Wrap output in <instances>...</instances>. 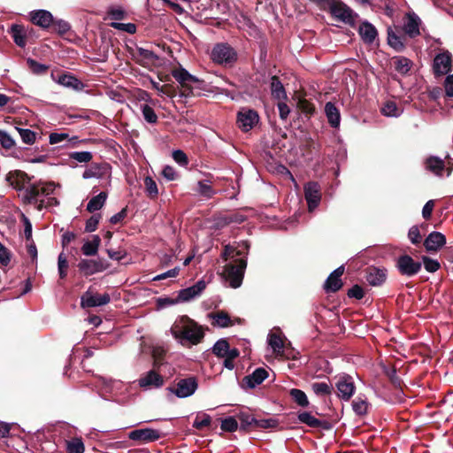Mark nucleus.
Returning <instances> with one entry per match:
<instances>
[{"instance_id": "27", "label": "nucleus", "mask_w": 453, "mask_h": 453, "mask_svg": "<svg viewBox=\"0 0 453 453\" xmlns=\"http://www.w3.org/2000/svg\"><path fill=\"white\" fill-rule=\"evenodd\" d=\"M235 419L240 422V424H238V426H240V432L248 434L252 431V427H254L258 418L250 413L240 412Z\"/></svg>"}, {"instance_id": "55", "label": "nucleus", "mask_w": 453, "mask_h": 453, "mask_svg": "<svg viewBox=\"0 0 453 453\" xmlns=\"http://www.w3.org/2000/svg\"><path fill=\"white\" fill-rule=\"evenodd\" d=\"M17 132L20 134L21 141L23 143L32 145L35 141V133L29 129L17 127Z\"/></svg>"}, {"instance_id": "54", "label": "nucleus", "mask_w": 453, "mask_h": 453, "mask_svg": "<svg viewBox=\"0 0 453 453\" xmlns=\"http://www.w3.org/2000/svg\"><path fill=\"white\" fill-rule=\"evenodd\" d=\"M297 108H299L303 114L308 117L314 114V105L303 97H300L299 100H297Z\"/></svg>"}, {"instance_id": "20", "label": "nucleus", "mask_w": 453, "mask_h": 453, "mask_svg": "<svg viewBox=\"0 0 453 453\" xmlns=\"http://www.w3.org/2000/svg\"><path fill=\"white\" fill-rule=\"evenodd\" d=\"M297 418H299L300 423L305 424L306 426L313 429L319 428L323 430H330L332 428V426L330 425L329 421L319 420V418L311 416L310 412H301L299 413V416H297Z\"/></svg>"}, {"instance_id": "21", "label": "nucleus", "mask_w": 453, "mask_h": 453, "mask_svg": "<svg viewBox=\"0 0 453 453\" xmlns=\"http://www.w3.org/2000/svg\"><path fill=\"white\" fill-rule=\"evenodd\" d=\"M387 279V270L379 269L377 267L369 266L366 269V275H365V280L368 281L369 286L372 287H380L385 282Z\"/></svg>"}, {"instance_id": "3", "label": "nucleus", "mask_w": 453, "mask_h": 453, "mask_svg": "<svg viewBox=\"0 0 453 453\" xmlns=\"http://www.w3.org/2000/svg\"><path fill=\"white\" fill-rule=\"evenodd\" d=\"M247 268V259L238 258L229 262L228 265H225L223 270V276L225 280L228 281L229 287L232 288H237L241 287L242 280L243 279V273Z\"/></svg>"}, {"instance_id": "19", "label": "nucleus", "mask_w": 453, "mask_h": 453, "mask_svg": "<svg viewBox=\"0 0 453 453\" xmlns=\"http://www.w3.org/2000/svg\"><path fill=\"white\" fill-rule=\"evenodd\" d=\"M31 177L26 172L20 170H12L7 174V181L17 191H21L27 183H29Z\"/></svg>"}, {"instance_id": "13", "label": "nucleus", "mask_w": 453, "mask_h": 453, "mask_svg": "<svg viewBox=\"0 0 453 453\" xmlns=\"http://www.w3.org/2000/svg\"><path fill=\"white\" fill-rule=\"evenodd\" d=\"M304 199L308 202L309 211H312L320 203V186L318 182H309L304 186Z\"/></svg>"}, {"instance_id": "43", "label": "nucleus", "mask_w": 453, "mask_h": 453, "mask_svg": "<svg viewBox=\"0 0 453 453\" xmlns=\"http://www.w3.org/2000/svg\"><path fill=\"white\" fill-rule=\"evenodd\" d=\"M65 451L67 453H83V441L80 438H73L71 441H65Z\"/></svg>"}, {"instance_id": "46", "label": "nucleus", "mask_w": 453, "mask_h": 453, "mask_svg": "<svg viewBox=\"0 0 453 453\" xmlns=\"http://www.w3.org/2000/svg\"><path fill=\"white\" fill-rule=\"evenodd\" d=\"M394 65L397 72L404 74L410 71L411 62L404 57H398L394 59Z\"/></svg>"}, {"instance_id": "2", "label": "nucleus", "mask_w": 453, "mask_h": 453, "mask_svg": "<svg viewBox=\"0 0 453 453\" xmlns=\"http://www.w3.org/2000/svg\"><path fill=\"white\" fill-rule=\"evenodd\" d=\"M170 334L176 340L186 341L192 345L199 344L203 339L201 327L187 315L180 316L176 319L172 328H170Z\"/></svg>"}, {"instance_id": "30", "label": "nucleus", "mask_w": 453, "mask_h": 453, "mask_svg": "<svg viewBox=\"0 0 453 453\" xmlns=\"http://www.w3.org/2000/svg\"><path fill=\"white\" fill-rule=\"evenodd\" d=\"M172 74L180 85L185 83H198L201 81L198 78L190 74L182 67L173 70Z\"/></svg>"}, {"instance_id": "49", "label": "nucleus", "mask_w": 453, "mask_h": 453, "mask_svg": "<svg viewBox=\"0 0 453 453\" xmlns=\"http://www.w3.org/2000/svg\"><path fill=\"white\" fill-rule=\"evenodd\" d=\"M129 98H133L138 102H147L153 104V101L150 97V94L144 90H142L140 88H136L135 89L131 90V93H129Z\"/></svg>"}, {"instance_id": "4", "label": "nucleus", "mask_w": 453, "mask_h": 453, "mask_svg": "<svg viewBox=\"0 0 453 453\" xmlns=\"http://www.w3.org/2000/svg\"><path fill=\"white\" fill-rule=\"evenodd\" d=\"M422 264L418 261H415L410 255L403 254L397 257L395 259V269L399 272V274L405 277H413L417 275Z\"/></svg>"}, {"instance_id": "18", "label": "nucleus", "mask_w": 453, "mask_h": 453, "mask_svg": "<svg viewBox=\"0 0 453 453\" xmlns=\"http://www.w3.org/2000/svg\"><path fill=\"white\" fill-rule=\"evenodd\" d=\"M422 244H424V249H426V252H437L445 244L444 234L440 232H431L424 239V243Z\"/></svg>"}, {"instance_id": "44", "label": "nucleus", "mask_w": 453, "mask_h": 453, "mask_svg": "<svg viewBox=\"0 0 453 453\" xmlns=\"http://www.w3.org/2000/svg\"><path fill=\"white\" fill-rule=\"evenodd\" d=\"M388 42L396 51H402L404 48V43L402 37L398 36L394 31L388 30Z\"/></svg>"}, {"instance_id": "6", "label": "nucleus", "mask_w": 453, "mask_h": 453, "mask_svg": "<svg viewBox=\"0 0 453 453\" xmlns=\"http://www.w3.org/2000/svg\"><path fill=\"white\" fill-rule=\"evenodd\" d=\"M25 189V196H23V203L26 204H35L39 200L40 196H48L53 192L52 183L47 186L40 187L38 184L34 183Z\"/></svg>"}, {"instance_id": "11", "label": "nucleus", "mask_w": 453, "mask_h": 453, "mask_svg": "<svg viewBox=\"0 0 453 453\" xmlns=\"http://www.w3.org/2000/svg\"><path fill=\"white\" fill-rule=\"evenodd\" d=\"M110 295L104 294H93L92 291L88 290L81 296V307L82 308H96L104 306L110 303Z\"/></svg>"}, {"instance_id": "48", "label": "nucleus", "mask_w": 453, "mask_h": 453, "mask_svg": "<svg viewBox=\"0 0 453 453\" xmlns=\"http://www.w3.org/2000/svg\"><path fill=\"white\" fill-rule=\"evenodd\" d=\"M220 257H222L223 261H227L229 259H245L244 255H236V250L232 244H226L223 247L222 255H220Z\"/></svg>"}, {"instance_id": "16", "label": "nucleus", "mask_w": 453, "mask_h": 453, "mask_svg": "<svg viewBox=\"0 0 453 453\" xmlns=\"http://www.w3.org/2000/svg\"><path fill=\"white\" fill-rule=\"evenodd\" d=\"M268 373L267 371L263 367L256 368L253 372L249 375L244 376L242 378V382H241V387L244 388H254L259 384H261L267 378Z\"/></svg>"}, {"instance_id": "52", "label": "nucleus", "mask_w": 453, "mask_h": 453, "mask_svg": "<svg viewBox=\"0 0 453 453\" xmlns=\"http://www.w3.org/2000/svg\"><path fill=\"white\" fill-rule=\"evenodd\" d=\"M143 185H145V191H147V196H149L150 199H155L158 196L157 183H155L151 177H145Z\"/></svg>"}, {"instance_id": "56", "label": "nucleus", "mask_w": 453, "mask_h": 453, "mask_svg": "<svg viewBox=\"0 0 453 453\" xmlns=\"http://www.w3.org/2000/svg\"><path fill=\"white\" fill-rule=\"evenodd\" d=\"M421 265H423L426 271L430 273H434L436 271L440 270V263L427 256H422Z\"/></svg>"}, {"instance_id": "60", "label": "nucleus", "mask_w": 453, "mask_h": 453, "mask_svg": "<svg viewBox=\"0 0 453 453\" xmlns=\"http://www.w3.org/2000/svg\"><path fill=\"white\" fill-rule=\"evenodd\" d=\"M57 264H58V275H60L61 280H65L66 277V270H68V261L66 260L65 254L60 253V255H58Z\"/></svg>"}, {"instance_id": "29", "label": "nucleus", "mask_w": 453, "mask_h": 453, "mask_svg": "<svg viewBox=\"0 0 453 453\" xmlns=\"http://www.w3.org/2000/svg\"><path fill=\"white\" fill-rule=\"evenodd\" d=\"M358 33L365 42L372 43L377 37V30L371 23L363 22L358 29Z\"/></svg>"}, {"instance_id": "53", "label": "nucleus", "mask_w": 453, "mask_h": 453, "mask_svg": "<svg viewBox=\"0 0 453 453\" xmlns=\"http://www.w3.org/2000/svg\"><path fill=\"white\" fill-rule=\"evenodd\" d=\"M220 220H222L225 225H230L232 223L241 224L247 220V217L239 212H233L223 216Z\"/></svg>"}, {"instance_id": "9", "label": "nucleus", "mask_w": 453, "mask_h": 453, "mask_svg": "<svg viewBox=\"0 0 453 453\" xmlns=\"http://www.w3.org/2000/svg\"><path fill=\"white\" fill-rule=\"evenodd\" d=\"M335 388H337L338 398L343 401H349L356 391V386H354L352 377L348 374L338 376L337 382H335Z\"/></svg>"}, {"instance_id": "10", "label": "nucleus", "mask_w": 453, "mask_h": 453, "mask_svg": "<svg viewBox=\"0 0 453 453\" xmlns=\"http://www.w3.org/2000/svg\"><path fill=\"white\" fill-rule=\"evenodd\" d=\"M110 267V265L103 259H81L78 269L83 275L91 276L99 272H104Z\"/></svg>"}, {"instance_id": "12", "label": "nucleus", "mask_w": 453, "mask_h": 453, "mask_svg": "<svg viewBox=\"0 0 453 453\" xmlns=\"http://www.w3.org/2000/svg\"><path fill=\"white\" fill-rule=\"evenodd\" d=\"M129 440L136 441L143 443L154 442L161 438V434L157 429L153 428H141L134 429L127 434Z\"/></svg>"}, {"instance_id": "22", "label": "nucleus", "mask_w": 453, "mask_h": 453, "mask_svg": "<svg viewBox=\"0 0 453 453\" xmlns=\"http://www.w3.org/2000/svg\"><path fill=\"white\" fill-rule=\"evenodd\" d=\"M203 289H205V281L199 280L192 287L179 290L178 296H176V298L188 302L195 297L199 296V295L203 293Z\"/></svg>"}, {"instance_id": "35", "label": "nucleus", "mask_w": 453, "mask_h": 453, "mask_svg": "<svg viewBox=\"0 0 453 453\" xmlns=\"http://www.w3.org/2000/svg\"><path fill=\"white\" fill-rule=\"evenodd\" d=\"M107 88H110V87H107ZM128 94H130V90L125 87H118L116 89H107V96H109L110 99L118 103H123L128 98Z\"/></svg>"}, {"instance_id": "63", "label": "nucleus", "mask_w": 453, "mask_h": 453, "mask_svg": "<svg viewBox=\"0 0 453 453\" xmlns=\"http://www.w3.org/2000/svg\"><path fill=\"white\" fill-rule=\"evenodd\" d=\"M267 343L269 346L273 348V351H279L283 348V341L280 335L276 334H269V339H267Z\"/></svg>"}, {"instance_id": "34", "label": "nucleus", "mask_w": 453, "mask_h": 453, "mask_svg": "<svg viewBox=\"0 0 453 453\" xmlns=\"http://www.w3.org/2000/svg\"><path fill=\"white\" fill-rule=\"evenodd\" d=\"M326 115L331 127H338L339 126V111L335 105L328 102L326 104Z\"/></svg>"}, {"instance_id": "45", "label": "nucleus", "mask_w": 453, "mask_h": 453, "mask_svg": "<svg viewBox=\"0 0 453 453\" xmlns=\"http://www.w3.org/2000/svg\"><path fill=\"white\" fill-rule=\"evenodd\" d=\"M279 426V420L273 418L257 419L253 430L256 429H274Z\"/></svg>"}, {"instance_id": "14", "label": "nucleus", "mask_w": 453, "mask_h": 453, "mask_svg": "<svg viewBox=\"0 0 453 453\" xmlns=\"http://www.w3.org/2000/svg\"><path fill=\"white\" fill-rule=\"evenodd\" d=\"M138 385L142 388H159L164 385V378L158 372L150 370L140 377Z\"/></svg>"}, {"instance_id": "41", "label": "nucleus", "mask_w": 453, "mask_h": 453, "mask_svg": "<svg viewBox=\"0 0 453 453\" xmlns=\"http://www.w3.org/2000/svg\"><path fill=\"white\" fill-rule=\"evenodd\" d=\"M11 31L15 43L19 47H25L26 37L23 27L15 24L12 26Z\"/></svg>"}, {"instance_id": "17", "label": "nucleus", "mask_w": 453, "mask_h": 453, "mask_svg": "<svg viewBox=\"0 0 453 453\" xmlns=\"http://www.w3.org/2000/svg\"><path fill=\"white\" fill-rule=\"evenodd\" d=\"M452 58L449 52L438 54L434 59V71L436 75H444L451 69Z\"/></svg>"}, {"instance_id": "50", "label": "nucleus", "mask_w": 453, "mask_h": 453, "mask_svg": "<svg viewBox=\"0 0 453 453\" xmlns=\"http://www.w3.org/2000/svg\"><path fill=\"white\" fill-rule=\"evenodd\" d=\"M137 58L144 65H148L153 63L157 57L151 50L139 48L137 50Z\"/></svg>"}, {"instance_id": "38", "label": "nucleus", "mask_w": 453, "mask_h": 453, "mask_svg": "<svg viewBox=\"0 0 453 453\" xmlns=\"http://www.w3.org/2000/svg\"><path fill=\"white\" fill-rule=\"evenodd\" d=\"M311 392L315 393L318 396L330 395L334 388L326 382H314L311 384Z\"/></svg>"}, {"instance_id": "37", "label": "nucleus", "mask_w": 453, "mask_h": 453, "mask_svg": "<svg viewBox=\"0 0 453 453\" xmlns=\"http://www.w3.org/2000/svg\"><path fill=\"white\" fill-rule=\"evenodd\" d=\"M210 183H211L210 180H198V183H196V192H198V195L205 197V199H211L215 194Z\"/></svg>"}, {"instance_id": "59", "label": "nucleus", "mask_w": 453, "mask_h": 453, "mask_svg": "<svg viewBox=\"0 0 453 453\" xmlns=\"http://www.w3.org/2000/svg\"><path fill=\"white\" fill-rule=\"evenodd\" d=\"M0 145L6 150L15 147V141L3 129H0Z\"/></svg>"}, {"instance_id": "51", "label": "nucleus", "mask_w": 453, "mask_h": 453, "mask_svg": "<svg viewBox=\"0 0 453 453\" xmlns=\"http://www.w3.org/2000/svg\"><path fill=\"white\" fill-rule=\"evenodd\" d=\"M27 64L31 72L35 74L41 75L46 73L49 70V65L38 63L37 61L28 58Z\"/></svg>"}, {"instance_id": "26", "label": "nucleus", "mask_w": 453, "mask_h": 453, "mask_svg": "<svg viewBox=\"0 0 453 453\" xmlns=\"http://www.w3.org/2000/svg\"><path fill=\"white\" fill-rule=\"evenodd\" d=\"M424 165H426V171H429L431 173H434L438 177L441 176L445 170L444 161L436 156H430L426 157Z\"/></svg>"}, {"instance_id": "61", "label": "nucleus", "mask_w": 453, "mask_h": 453, "mask_svg": "<svg viewBox=\"0 0 453 453\" xmlns=\"http://www.w3.org/2000/svg\"><path fill=\"white\" fill-rule=\"evenodd\" d=\"M210 424H211V418L204 413L202 418L196 416L193 423V427L196 430H203L204 427L210 426Z\"/></svg>"}, {"instance_id": "39", "label": "nucleus", "mask_w": 453, "mask_h": 453, "mask_svg": "<svg viewBox=\"0 0 453 453\" xmlns=\"http://www.w3.org/2000/svg\"><path fill=\"white\" fill-rule=\"evenodd\" d=\"M342 288V280L341 277H329L326 278L324 283V289L326 293H336Z\"/></svg>"}, {"instance_id": "23", "label": "nucleus", "mask_w": 453, "mask_h": 453, "mask_svg": "<svg viewBox=\"0 0 453 453\" xmlns=\"http://www.w3.org/2000/svg\"><path fill=\"white\" fill-rule=\"evenodd\" d=\"M331 12L335 18L345 23L354 20L352 10L343 3H334L331 6Z\"/></svg>"}, {"instance_id": "47", "label": "nucleus", "mask_w": 453, "mask_h": 453, "mask_svg": "<svg viewBox=\"0 0 453 453\" xmlns=\"http://www.w3.org/2000/svg\"><path fill=\"white\" fill-rule=\"evenodd\" d=\"M211 350H213L214 356L222 357L226 351H230L232 349L229 348V343L226 339H220L214 343L213 349Z\"/></svg>"}, {"instance_id": "25", "label": "nucleus", "mask_w": 453, "mask_h": 453, "mask_svg": "<svg viewBox=\"0 0 453 453\" xmlns=\"http://www.w3.org/2000/svg\"><path fill=\"white\" fill-rule=\"evenodd\" d=\"M51 78L58 85H82L76 77L65 71H52Z\"/></svg>"}, {"instance_id": "58", "label": "nucleus", "mask_w": 453, "mask_h": 453, "mask_svg": "<svg viewBox=\"0 0 453 453\" xmlns=\"http://www.w3.org/2000/svg\"><path fill=\"white\" fill-rule=\"evenodd\" d=\"M141 111H142L143 119H145L147 123H157L158 118L157 117V114H155V111H153V109L150 105L143 104L142 106H141Z\"/></svg>"}, {"instance_id": "62", "label": "nucleus", "mask_w": 453, "mask_h": 453, "mask_svg": "<svg viewBox=\"0 0 453 453\" xmlns=\"http://www.w3.org/2000/svg\"><path fill=\"white\" fill-rule=\"evenodd\" d=\"M99 220H101V214L96 213L91 216V218L88 219L87 225H85V233H93L97 228V224H99Z\"/></svg>"}, {"instance_id": "8", "label": "nucleus", "mask_w": 453, "mask_h": 453, "mask_svg": "<svg viewBox=\"0 0 453 453\" xmlns=\"http://www.w3.org/2000/svg\"><path fill=\"white\" fill-rule=\"evenodd\" d=\"M258 123V114L256 111L243 108L237 113L238 128L242 132H249Z\"/></svg>"}, {"instance_id": "33", "label": "nucleus", "mask_w": 453, "mask_h": 453, "mask_svg": "<svg viewBox=\"0 0 453 453\" xmlns=\"http://www.w3.org/2000/svg\"><path fill=\"white\" fill-rule=\"evenodd\" d=\"M106 201V193L104 191H101L100 194L92 196L91 200L88 202L87 204V211L93 213L94 211H97L101 210L102 207H104V204H105Z\"/></svg>"}, {"instance_id": "40", "label": "nucleus", "mask_w": 453, "mask_h": 453, "mask_svg": "<svg viewBox=\"0 0 453 453\" xmlns=\"http://www.w3.org/2000/svg\"><path fill=\"white\" fill-rule=\"evenodd\" d=\"M290 397L294 403H297L302 408L309 406V400L307 395L301 389L292 388L290 389Z\"/></svg>"}, {"instance_id": "5", "label": "nucleus", "mask_w": 453, "mask_h": 453, "mask_svg": "<svg viewBox=\"0 0 453 453\" xmlns=\"http://www.w3.org/2000/svg\"><path fill=\"white\" fill-rule=\"evenodd\" d=\"M211 59L220 65H232L236 60V53L229 45L219 43L212 49Z\"/></svg>"}, {"instance_id": "28", "label": "nucleus", "mask_w": 453, "mask_h": 453, "mask_svg": "<svg viewBox=\"0 0 453 453\" xmlns=\"http://www.w3.org/2000/svg\"><path fill=\"white\" fill-rule=\"evenodd\" d=\"M419 25L420 19L419 18L412 13L408 14L406 22L404 23L403 29L406 35L410 37H415L419 35Z\"/></svg>"}, {"instance_id": "36", "label": "nucleus", "mask_w": 453, "mask_h": 453, "mask_svg": "<svg viewBox=\"0 0 453 453\" xmlns=\"http://www.w3.org/2000/svg\"><path fill=\"white\" fill-rule=\"evenodd\" d=\"M369 403L365 399L357 396L351 402V409L355 411L356 416L364 417L367 413Z\"/></svg>"}, {"instance_id": "57", "label": "nucleus", "mask_w": 453, "mask_h": 453, "mask_svg": "<svg viewBox=\"0 0 453 453\" xmlns=\"http://www.w3.org/2000/svg\"><path fill=\"white\" fill-rule=\"evenodd\" d=\"M69 157L79 163H88L92 160V153L90 151H73L70 153Z\"/></svg>"}, {"instance_id": "24", "label": "nucleus", "mask_w": 453, "mask_h": 453, "mask_svg": "<svg viewBox=\"0 0 453 453\" xmlns=\"http://www.w3.org/2000/svg\"><path fill=\"white\" fill-rule=\"evenodd\" d=\"M31 21L42 28H48L53 23L52 14L45 10L34 11L30 13Z\"/></svg>"}, {"instance_id": "7", "label": "nucleus", "mask_w": 453, "mask_h": 453, "mask_svg": "<svg viewBox=\"0 0 453 453\" xmlns=\"http://www.w3.org/2000/svg\"><path fill=\"white\" fill-rule=\"evenodd\" d=\"M196 388V379L194 376H189L186 379L179 380L176 382V388H169V390L175 394L178 398H187L195 393Z\"/></svg>"}, {"instance_id": "1", "label": "nucleus", "mask_w": 453, "mask_h": 453, "mask_svg": "<svg viewBox=\"0 0 453 453\" xmlns=\"http://www.w3.org/2000/svg\"><path fill=\"white\" fill-rule=\"evenodd\" d=\"M158 90V93L169 96L171 98H178V102L187 104V98L191 96H214L225 93L234 101H238V93H230L228 90L221 87H152Z\"/></svg>"}, {"instance_id": "31", "label": "nucleus", "mask_w": 453, "mask_h": 453, "mask_svg": "<svg viewBox=\"0 0 453 453\" xmlns=\"http://www.w3.org/2000/svg\"><path fill=\"white\" fill-rule=\"evenodd\" d=\"M209 317L213 319V323H211V325L214 326L226 328L232 326V320H230L229 315L224 311L211 312L209 314Z\"/></svg>"}, {"instance_id": "42", "label": "nucleus", "mask_w": 453, "mask_h": 453, "mask_svg": "<svg viewBox=\"0 0 453 453\" xmlns=\"http://www.w3.org/2000/svg\"><path fill=\"white\" fill-rule=\"evenodd\" d=\"M220 429L226 433H234L239 430L238 421L234 417H227L220 421Z\"/></svg>"}, {"instance_id": "64", "label": "nucleus", "mask_w": 453, "mask_h": 453, "mask_svg": "<svg viewBox=\"0 0 453 453\" xmlns=\"http://www.w3.org/2000/svg\"><path fill=\"white\" fill-rule=\"evenodd\" d=\"M111 27L127 32L128 34H134L136 32V27L133 23H119V22H111Z\"/></svg>"}, {"instance_id": "15", "label": "nucleus", "mask_w": 453, "mask_h": 453, "mask_svg": "<svg viewBox=\"0 0 453 453\" xmlns=\"http://www.w3.org/2000/svg\"><path fill=\"white\" fill-rule=\"evenodd\" d=\"M110 173L111 165L107 162H101L99 164L93 163L91 166L88 167V169L83 172L82 178L104 179V177L110 176Z\"/></svg>"}, {"instance_id": "32", "label": "nucleus", "mask_w": 453, "mask_h": 453, "mask_svg": "<svg viewBox=\"0 0 453 453\" xmlns=\"http://www.w3.org/2000/svg\"><path fill=\"white\" fill-rule=\"evenodd\" d=\"M101 244V238L98 235H92V240L88 241L82 245V254L88 257L96 256L97 249Z\"/></svg>"}]
</instances>
